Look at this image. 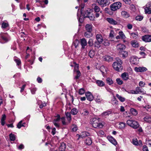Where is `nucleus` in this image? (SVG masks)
Returning <instances> with one entry per match:
<instances>
[{"label":"nucleus","mask_w":151,"mask_h":151,"mask_svg":"<svg viewBox=\"0 0 151 151\" xmlns=\"http://www.w3.org/2000/svg\"><path fill=\"white\" fill-rule=\"evenodd\" d=\"M9 137L10 140L11 141H14L15 139V137L14 134H9Z\"/></svg>","instance_id":"5fc2aeb1"},{"label":"nucleus","mask_w":151,"mask_h":151,"mask_svg":"<svg viewBox=\"0 0 151 151\" xmlns=\"http://www.w3.org/2000/svg\"><path fill=\"white\" fill-rule=\"evenodd\" d=\"M145 83L143 81H141L139 83V85L141 87H143L145 85Z\"/></svg>","instance_id":"338daca9"},{"label":"nucleus","mask_w":151,"mask_h":151,"mask_svg":"<svg viewBox=\"0 0 151 151\" xmlns=\"http://www.w3.org/2000/svg\"><path fill=\"white\" fill-rule=\"evenodd\" d=\"M97 2L100 5H102L103 6L106 5V0H96Z\"/></svg>","instance_id":"a878e982"},{"label":"nucleus","mask_w":151,"mask_h":151,"mask_svg":"<svg viewBox=\"0 0 151 151\" xmlns=\"http://www.w3.org/2000/svg\"><path fill=\"white\" fill-rule=\"evenodd\" d=\"M122 78L124 81H127L129 79V76L128 73L126 72H124L122 73L121 76Z\"/></svg>","instance_id":"2eb2a0df"},{"label":"nucleus","mask_w":151,"mask_h":151,"mask_svg":"<svg viewBox=\"0 0 151 151\" xmlns=\"http://www.w3.org/2000/svg\"><path fill=\"white\" fill-rule=\"evenodd\" d=\"M7 35V34L6 33H1L0 34V36L1 37L2 39L3 40L6 42L8 41V39L6 37Z\"/></svg>","instance_id":"4be33fe9"},{"label":"nucleus","mask_w":151,"mask_h":151,"mask_svg":"<svg viewBox=\"0 0 151 151\" xmlns=\"http://www.w3.org/2000/svg\"><path fill=\"white\" fill-rule=\"evenodd\" d=\"M9 26L8 24L7 23L3 22L1 24V27L3 28H5Z\"/></svg>","instance_id":"603ef678"},{"label":"nucleus","mask_w":151,"mask_h":151,"mask_svg":"<svg viewBox=\"0 0 151 151\" xmlns=\"http://www.w3.org/2000/svg\"><path fill=\"white\" fill-rule=\"evenodd\" d=\"M93 41L92 39L90 38L89 39L88 43L90 46H92L93 45Z\"/></svg>","instance_id":"052dcab7"},{"label":"nucleus","mask_w":151,"mask_h":151,"mask_svg":"<svg viewBox=\"0 0 151 151\" xmlns=\"http://www.w3.org/2000/svg\"><path fill=\"white\" fill-rule=\"evenodd\" d=\"M144 120L147 122H151V118L149 116H146L144 118Z\"/></svg>","instance_id":"c03bdc74"},{"label":"nucleus","mask_w":151,"mask_h":151,"mask_svg":"<svg viewBox=\"0 0 151 151\" xmlns=\"http://www.w3.org/2000/svg\"><path fill=\"white\" fill-rule=\"evenodd\" d=\"M98 135L99 136H102L104 135V132L102 130H100L97 132Z\"/></svg>","instance_id":"0e129e2a"},{"label":"nucleus","mask_w":151,"mask_h":151,"mask_svg":"<svg viewBox=\"0 0 151 151\" xmlns=\"http://www.w3.org/2000/svg\"><path fill=\"white\" fill-rule=\"evenodd\" d=\"M66 148V145L64 142H62L61 143L60 146L59 148L60 151H64Z\"/></svg>","instance_id":"412c9836"},{"label":"nucleus","mask_w":151,"mask_h":151,"mask_svg":"<svg viewBox=\"0 0 151 151\" xmlns=\"http://www.w3.org/2000/svg\"><path fill=\"white\" fill-rule=\"evenodd\" d=\"M142 150L143 151H148L147 147L146 145H144L143 146Z\"/></svg>","instance_id":"774afa93"},{"label":"nucleus","mask_w":151,"mask_h":151,"mask_svg":"<svg viewBox=\"0 0 151 151\" xmlns=\"http://www.w3.org/2000/svg\"><path fill=\"white\" fill-rule=\"evenodd\" d=\"M121 14L122 16L125 18H127L129 17V14L125 11H122V12Z\"/></svg>","instance_id":"6ab92c4d"},{"label":"nucleus","mask_w":151,"mask_h":151,"mask_svg":"<svg viewBox=\"0 0 151 151\" xmlns=\"http://www.w3.org/2000/svg\"><path fill=\"white\" fill-rule=\"evenodd\" d=\"M73 64L75 65L74 71H76L77 74L76 75L75 77V78L76 79H78L79 77L81 76V73L79 70H77L78 68V65L75 62H73Z\"/></svg>","instance_id":"423d86ee"},{"label":"nucleus","mask_w":151,"mask_h":151,"mask_svg":"<svg viewBox=\"0 0 151 151\" xmlns=\"http://www.w3.org/2000/svg\"><path fill=\"white\" fill-rule=\"evenodd\" d=\"M143 17L142 16H137L135 18L136 20L137 21H141L143 19Z\"/></svg>","instance_id":"864d4df0"},{"label":"nucleus","mask_w":151,"mask_h":151,"mask_svg":"<svg viewBox=\"0 0 151 151\" xmlns=\"http://www.w3.org/2000/svg\"><path fill=\"white\" fill-rule=\"evenodd\" d=\"M116 97L121 102H123L125 101V99L124 98L119 95L118 94H116Z\"/></svg>","instance_id":"72a5a7b5"},{"label":"nucleus","mask_w":151,"mask_h":151,"mask_svg":"<svg viewBox=\"0 0 151 151\" xmlns=\"http://www.w3.org/2000/svg\"><path fill=\"white\" fill-rule=\"evenodd\" d=\"M85 143L87 145H90L92 143V140L90 138L88 137L85 140Z\"/></svg>","instance_id":"c85d7f7f"},{"label":"nucleus","mask_w":151,"mask_h":151,"mask_svg":"<svg viewBox=\"0 0 151 151\" xmlns=\"http://www.w3.org/2000/svg\"><path fill=\"white\" fill-rule=\"evenodd\" d=\"M22 120L20 121L17 124V127L19 129H20L22 127H25V123H24L22 124Z\"/></svg>","instance_id":"7c9ffc66"},{"label":"nucleus","mask_w":151,"mask_h":151,"mask_svg":"<svg viewBox=\"0 0 151 151\" xmlns=\"http://www.w3.org/2000/svg\"><path fill=\"white\" fill-rule=\"evenodd\" d=\"M86 98L88 100L91 101L93 100V97L91 93L90 92H88L86 93L85 94Z\"/></svg>","instance_id":"f8f14e48"},{"label":"nucleus","mask_w":151,"mask_h":151,"mask_svg":"<svg viewBox=\"0 0 151 151\" xmlns=\"http://www.w3.org/2000/svg\"><path fill=\"white\" fill-rule=\"evenodd\" d=\"M106 82L109 85H111L113 83V81L111 78H108L106 79Z\"/></svg>","instance_id":"ea45409f"},{"label":"nucleus","mask_w":151,"mask_h":151,"mask_svg":"<svg viewBox=\"0 0 151 151\" xmlns=\"http://www.w3.org/2000/svg\"><path fill=\"white\" fill-rule=\"evenodd\" d=\"M91 32H86L84 33L85 36L87 38H89L92 36Z\"/></svg>","instance_id":"a19ab883"},{"label":"nucleus","mask_w":151,"mask_h":151,"mask_svg":"<svg viewBox=\"0 0 151 151\" xmlns=\"http://www.w3.org/2000/svg\"><path fill=\"white\" fill-rule=\"evenodd\" d=\"M102 43V42L99 41H95L94 44V46L97 48H99L100 47V44Z\"/></svg>","instance_id":"2f4dec72"},{"label":"nucleus","mask_w":151,"mask_h":151,"mask_svg":"<svg viewBox=\"0 0 151 151\" xmlns=\"http://www.w3.org/2000/svg\"><path fill=\"white\" fill-rule=\"evenodd\" d=\"M126 123L128 125L134 129L137 128L139 126V125L137 122L132 119L127 120Z\"/></svg>","instance_id":"f03ea898"},{"label":"nucleus","mask_w":151,"mask_h":151,"mask_svg":"<svg viewBox=\"0 0 151 151\" xmlns=\"http://www.w3.org/2000/svg\"><path fill=\"white\" fill-rule=\"evenodd\" d=\"M108 139L109 141L114 145H116L117 144V142L116 140L112 137H108Z\"/></svg>","instance_id":"a211bd4d"},{"label":"nucleus","mask_w":151,"mask_h":151,"mask_svg":"<svg viewBox=\"0 0 151 151\" xmlns=\"http://www.w3.org/2000/svg\"><path fill=\"white\" fill-rule=\"evenodd\" d=\"M119 34L121 37V39L124 40L126 38L125 36L122 31H119Z\"/></svg>","instance_id":"4c0bfd02"},{"label":"nucleus","mask_w":151,"mask_h":151,"mask_svg":"<svg viewBox=\"0 0 151 151\" xmlns=\"http://www.w3.org/2000/svg\"><path fill=\"white\" fill-rule=\"evenodd\" d=\"M80 43L81 46V48L83 49H85L87 44L86 40L84 38L81 39L80 40Z\"/></svg>","instance_id":"0eeeda50"},{"label":"nucleus","mask_w":151,"mask_h":151,"mask_svg":"<svg viewBox=\"0 0 151 151\" xmlns=\"http://www.w3.org/2000/svg\"><path fill=\"white\" fill-rule=\"evenodd\" d=\"M84 17H88L91 20H93L94 18V16H90L89 15L88 16L87 14L86 15H84Z\"/></svg>","instance_id":"13d9d810"},{"label":"nucleus","mask_w":151,"mask_h":151,"mask_svg":"<svg viewBox=\"0 0 151 151\" xmlns=\"http://www.w3.org/2000/svg\"><path fill=\"white\" fill-rule=\"evenodd\" d=\"M142 39L143 41L145 42H150L151 41V36L147 35L143 36Z\"/></svg>","instance_id":"ddd939ff"},{"label":"nucleus","mask_w":151,"mask_h":151,"mask_svg":"<svg viewBox=\"0 0 151 151\" xmlns=\"http://www.w3.org/2000/svg\"><path fill=\"white\" fill-rule=\"evenodd\" d=\"M115 35L114 31L113 30H111L109 34V37L112 39Z\"/></svg>","instance_id":"8fccbe9b"},{"label":"nucleus","mask_w":151,"mask_h":151,"mask_svg":"<svg viewBox=\"0 0 151 151\" xmlns=\"http://www.w3.org/2000/svg\"><path fill=\"white\" fill-rule=\"evenodd\" d=\"M130 111L131 113L134 115H136L137 114V110L133 108L131 109Z\"/></svg>","instance_id":"a18cd8bd"},{"label":"nucleus","mask_w":151,"mask_h":151,"mask_svg":"<svg viewBox=\"0 0 151 151\" xmlns=\"http://www.w3.org/2000/svg\"><path fill=\"white\" fill-rule=\"evenodd\" d=\"M6 116L5 114H3L2 115V118L1 119V124L2 126L4 125L5 124V120L6 119Z\"/></svg>","instance_id":"c756f323"},{"label":"nucleus","mask_w":151,"mask_h":151,"mask_svg":"<svg viewBox=\"0 0 151 151\" xmlns=\"http://www.w3.org/2000/svg\"><path fill=\"white\" fill-rule=\"evenodd\" d=\"M132 143L134 145L136 146H138V145H142V141L139 140V142H138L137 139H132Z\"/></svg>","instance_id":"4468645a"},{"label":"nucleus","mask_w":151,"mask_h":151,"mask_svg":"<svg viewBox=\"0 0 151 151\" xmlns=\"http://www.w3.org/2000/svg\"><path fill=\"white\" fill-rule=\"evenodd\" d=\"M91 122L93 127L94 128H101L103 126V124L99 122V119L93 118L92 119Z\"/></svg>","instance_id":"7ed1b4c3"},{"label":"nucleus","mask_w":151,"mask_h":151,"mask_svg":"<svg viewBox=\"0 0 151 151\" xmlns=\"http://www.w3.org/2000/svg\"><path fill=\"white\" fill-rule=\"evenodd\" d=\"M93 6H94L93 9L95 12H99L100 13H102V12L100 10V7L98 6H97L95 4H92Z\"/></svg>","instance_id":"dca6fc26"},{"label":"nucleus","mask_w":151,"mask_h":151,"mask_svg":"<svg viewBox=\"0 0 151 151\" xmlns=\"http://www.w3.org/2000/svg\"><path fill=\"white\" fill-rule=\"evenodd\" d=\"M95 55V52L93 50H91L89 53V55L91 58H92Z\"/></svg>","instance_id":"49530a36"},{"label":"nucleus","mask_w":151,"mask_h":151,"mask_svg":"<svg viewBox=\"0 0 151 151\" xmlns=\"http://www.w3.org/2000/svg\"><path fill=\"white\" fill-rule=\"evenodd\" d=\"M85 93V91L83 88H81L79 89L78 93L79 94L82 95L84 94Z\"/></svg>","instance_id":"6e6d98bb"},{"label":"nucleus","mask_w":151,"mask_h":151,"mask_svg":"<svg viewBox=\"0 0 151 151\" xmlns=\"http://www.w3.org/2000/svg\"><path fill=\"white\" fill-rule=\"evenodd\" d=\"M111 112L110 111H105L102 113V114L103 115L107 116L109 114H111Z\"/></svg>","instance_id":"69168bd1"},{"label":"nucleus","mask_w":151,"mask_h":151,"mask_svg":"<svg viewBox=\"0 0 151 151\" xmlns=\"http://www.w3.org/2000/svg\"><path fill=\"white\" fill-rule=\"evenodd\" d=\"M126 91L129 94H136L135 90H130L128 91Z\"/></svg>","instance_id":"e2e57ef3"},{"label":"nucleus","mask_w":151,"mask_h":151,"mask_svg":"<svg viewBox=\"0 0 151 151\" xmlns=\"http://www.w3.org/2000/svg\"><path fill=\"white\" fill-rule=\"evenodd\" d=\"M116 81L117 83L119 85H122L123 83V81L119 78H117L116 79Z\"/></svg>","instance_id":"3c124183"},{"label":"nucleus","mask_w":151,"mask_h":151,"mask_svg":"<svg viewBox=\"0 0 151 151\" xmlns=\"http://www.w3.org/2000/svg\"><path fill=\"white\" fill-rule=\"evenodd\" d=\"M103 100L101 97L99 95H97L95 99V101L98 103H100Z\"/></svg>","instance_id":"37998d69"},{"label":"nucleus","mask_w":151,"mask_h":151,"mask_svg":"<svg viewBox=\"0 0 151 151\" xmlns=\"http://www.w3.org/2000/svg\"><path fill=\"white\" fill-rule=\"evenodd\" d=\"M145 11L146 14H151V9L148 6H146L145 8Z\"/></svg>","instance_id":"473e14b6"},{"label":"nucleus","mask_w":151,"mask_h":151,"mask_svg":"<svg viewBox=\"0 0 151 151\" xmlns=\"http://www.w3.org/2000/svg\"><path fill=\"white\" fill-rule=\"evenodd\" d=\"M122 6V4L119 2L114 3L110 6L111 9L112 11H115L119 9Z\"/></svg>","instance_id":"20e7f679"},{"label":"nucleus","mask_w":151,"mask_h":151,"mask_svg":"<svg viewBox=\"0 0 151 151\" xmlns=\"http://www.w3.org/2000/svg\"><path fill=\"white\" fill-rule=\"evenodd\" d=\"M131 44L133 47H137L139 46L138 43L136 40L132 41L131 42Z\"/></svg>","instance_id":"b1692460"},{"label":"nucleus","mask_w":151,"mask_h":151,"mask_svg":"<svg viewBox=\"0 0 151 151\" xmlns=\"http://www.w3.org/2000/svg\"><path fill=\"white\" fill-rule=\"evenodd\" d=\"M147 69L144 67H135L134 70L137 72H142L147 70Z\"/></svg>","instance_id":"1a4fd4ad"},{"label":"nucleus","mask_w":151,"mask_h":151,"mask_svg":"<svg viewBox=\"0 0 151 151\" xmlns=\"http://www.w3.org/2000/svg\"><path fill=\"white\" fill-rule=\"evenodd\" d=\"M126 126V124L125 123L121 122L119 124V128L121 129H124Z\"/></svg>","instance_id":"5701e85b"},{"label":"nucleus","mask_w":151,"mask_h":151,"mask_svg":"<svg viewBox=\"0 0 151 151\" xmlns=\"http://www.w3.org/2000/svg\"><path fill=\"white\" fill-rule=\"evenodd\" d=\"M116 47L117 50L120 52L125 49L126 46L124 45L119 44L117 45Z\"/></svg>","instance_id":"9b49d317"},{"label":"nucleus","mask_w":151,"mask_h":151,"mask_svg":"<svg viewBox=\"0 0 151 151\" xmlns=\"http://www.w3.org/2000/svg\"><path fill=\"white\" fill-rule=\"evenodd\" d=\"M122 62L118 58H116V61H115L113 64V67L117 71H119L122 69Z\"/></svg>","instance_id":"f257e3e1"},{"label":"nucleus","mask_w":151,"mask_h":151,"mask_svg":"<svg viewBox=\"0 0 151 151\" xmlns=\"http://www.w3.org/2000/svg\"><path fill=\"white\" fill-rule=\"evenodd\" d=\"M78 112V111L76 109L74 108L71 109L70 113L74 115L77 114Z\"/></svg>","instance_id":"58836bf2"},{"label":"nucleus","mask_w":151,"mask_h":151,"mask_svg":"<svg viewBox=\"0 0 151 151\" xmlns=\"http://www.w3.org/2000/svg\"><path fill=\"white\" fill-rule=\"evenodd\" d=\"M96 83L97 84L98 86L100 87L103 86L105 85L104 82L102 81L96 80Z\"/></svg>","instance_id":"cd10ccee"},{"label":"nucleus","mask_w":151,"mask_h":151,"mask_svg":"<svg viewBox=\"0 0 151 151\" xmlns=\"http://www.w3.org/2000/svg\"><path fill=\"white\" fill-rule=\"evenodd\" d=\"M62 122L63 125H68V123L65 121V118L64 117H63L61 118Z\"/></svg>","instance_id":"4d7b16f0"},{"label":"nucleus","mask_w":151,"mask_h":151,"mask_svg":"<svg viewBox=\"0 0 151 151\" xmlns=\"http://www.w3.org/2000/svg\"><path fill=\"white\" fill-rule=\"evenodd\" d=\"M96 39L97 41L102 42L103 39L102 36L100 34H97L96 35Z\"/></svg>","instance_id":"aec40b11"},{"label":"nucleus","mask_w":151,"mask_h":151,"mask_svg":"<svg viewBox=\"0 0 151 151\" xmlns=\"http://www.w3.org/2000/svg\"><path fill=\"white\" fill-rule=\"evenodd\" d=\"M106 20L109 23L113 25H118L120 21L119 18H118L116 20H115L112 18H107Z\"/></svg>","instance_id":"39448f33"},{"label":"nucleus","mask_w":151,"mask_h":151,"mask_svg":"<svg viewBox=\"0 0 151 151\" xmlns=\"http://www.w3.org/2000/svg\"><path fill=\"white\" fill-rule=\"evenodd\" d=\"M86 29L88 32H91L92 31V26L89 24H87L86 26Z\"/></svg>","instance_id":"bb28decb"},{"label":"nucleus","mask_w":151,"mask_h":151,"mask_svg":"<svg viewBox=\"0 0 151 151\" xmlns=\"http://www.w3.org/2000/svg\"><path fill=\"white\" fill-rule=\"evenodd\" d=\"M103 44L105 46H108L109 45L110 43L108 40H106L104 41Z\"/></svg>","instance_id":"680f3d73"},{"label":"nucleus","mask_w":151,"mask_h":151,"mask_svg":"<svg viewBox=\"0 0 151 151\" xmlns=\"http://www.w3.org/2000/svg\"><path fill=\"white\" fill-rule=\"evenodd\" d=\"M104 59L105 61H109L112 60V58L111 57L108 55L104 56Z\"/></svg>","instance_id":"c9c22d12"},{"label":"nucleus","mask_w":151,"mask_h":151,"mask_svg":"<svg viewBox=\"0 0 151 151\" xmlns=\"http://www.w3.org/2000/svg\"><path fill=\"white\" fill-rule=\"evenodd\" d=\"M65 114L66 116L68 121L69 123H70L71 119V114L69 112H66L65 113Z\"/></svg>","instance_id":"393cba45"},{"label":"nucleus","mask_w":151,"mask_h":151,"mask_svg":"<svg viewBox=\"0 0 151 151\" xmlns=\"http://www.w3.org/2000/svg\"><path fill=\"white\" fill-rule=\"evenodd\" d=\"M130 63L133 64H137L138 63L139 59L136 57L133 56L130 59Z\"/></svg>","instance_id":"6e6552de"},{"label":"nucleus","mask_w":151,"mask_h":151,"mask_svg":"<svg viewBox=\"0 0 151 151\" xmlns=\"http://www.w3.org/2000/svg\"><path fill=\"white\" fill-rule=\"evenodd\" d=\"M81 14L84 17V15H87V14L88 16L90 15V12L88 10H87L86 12H85V14H84L83 13L82 11L81 10Z\"/></svg>","instance_id":"bf43d9fd"},{"label":"nucleus","mask_w":151,"mask_h":151,"mask_svg":"<svg viewBox=\"0 0 151 151\" xmlns=\"http://www.w3.org/2000/svg\"><path fill=\"white\" fill-rule=\"evenodd\" d=\"M120 55H122V57L124 58H126L128 55V52L127 51H122L119 52Z\"/></svg>","instance_id":"f3484780"},{"label":"nucleus","mask_w":151,"mask_h":151,"mask_svg":"<svg viewBox=\"0 0 151 151\" xmlns=\"http://www.w3.org/2000/svg\"><path fill=\"white\" fill-rule=\"evenodd\" d=\"M14 60L17 65H19L21 64V60L19 59L16 58L14 59Z\"/></svg>","instance_id":"de8ad7c7"},{"label":"nucleus","mask_w":151,"mask_h":151,"mask_svg":"<svg viewBox=\"0 0 151 151\" xmlns=\"http://www.w3.org/2000/svg\"><path fill=\"white\" fill-rule=\"evenodd\" d=\"M136 94L141 93L142 94H146V91L142 88L139 87H137L135 88Z\"/></svg>","instance_id":"9d476101"},{"label":"nucleus","mask_w":151,"mask_h":151,"mask_svg":"<svg viewBox=\"0 0 151 151\" xmlns=\"http://www.w3.org/2000/svg\"><path fill=\"white\" fill-rule=\"evenodd\" d=\"M88 133L87 132H83L82 133V134L81 135L77 134L78 135V137L80 138V137H81L82 138H83V137H86L87 136H88Z\"/></svg>","instance_id":"79ce46f5"},{"label":"nucleus","mask_w":151,"mask_h":151,"mask_svg":"<svg viewBox=\"0 0 151 151\" xmlns=\"http://www.w3.org/2000/svg\"><path fill=\"white\" fill-rule=\"evenodd\" d=\"M88 111L86 109H83L81 112V114L83 116H87L88 115Z\"/></svg>","instance_id":"e433bc0d"},{"label":"nucleus","mask_w":151,"mask_h":151,"mask_svg":"<svg viewBox=\"0 0 151 151\" xmlns=\"http://www.w3.org/2000/svg\"><path fill=\"white\" fill-rule=\"evenodd\" d=\"M130 9L131 11L133 12H135L136 10V9L135 6L133 4H131L130 6Z\"/></svg>","instance_id":"09e8293b"},{"label":"nucleus","mask_w":151,"mask_h":151,"mask_svg":"<svg viewBox=\"0 0 151 151\" xmlns=\"http://www.w3.org/2000/svg\"><path fill=\"white\" fill-rule=\"evenodd\" d=\"M79 42L78 40H75L73 42V45H74L76 48L79 45Z\"/></svg>","instance_id":"f704fd0d"}]
</instances>
